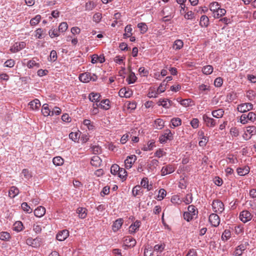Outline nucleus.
Instances as JSON below:
<instances>
[{"label": "nucleus", "mask_w": 256, "mask_h": 256, "mask_svg": "<svg viewBox=\"0 0 256 256\" xmlns=\"http://www.w3.org/2000/svg\"><path fill=\"white\" fill-rule=\"evenodd\" d=\"M176 167L174 164H168L165 166H162L160 172L162 176H164L167 174L172 173L176 170Z\"/></svg>", "instance_id": "423d86ee"}, {"label": "nucleus", "mask_w": 256, "mask_h": 256, "mask_svg": "<svg viewBox=\"0 0 256 256\" xmlns=\"http://www.w3.org/2000/svg\"><path fill=\"white\" fill-rule=\"evenodd\" d=\"M19 194V190L16 186H12L10 188L9 190L8 194L9 196L14 198Z\"/></svg>", "instance_id": "7c9ffc66"}, {"label": "nucleus", "mask_w": 256, "mask_h": 256, "mask_svg": "<svg viewBox=\"0 0 256 256\" xmlns=\"http://www.w3.org/2000/svg\"><path fill=\"white\" fill-rule=\"evenodd\" d=\"M256 134V127L254 126H248L246 128V130L243 135L244 138L248 140L252 137V136Z\"/></svg>", "instance_id": "0eeeda50"}, {"label": "nucleus", "mask_w": 256, "mask_h": 256, "mask_svg": "<svg viewBox=\"0 0 256 256\" xmlns=\"http://www.w3.org/2000/svg\"><path fill=\"white\" fill-rule=\"evenodd\" d=\"M68 28V26L67 23L66 22H62L60 24L58 30L60 33H63L67 30Z\"/></svg>", "instance_id": "603ef678"}, {"label": "nucleus", "mask_w": 256, "mask_h": 256, "mask_svg": "<svg viewBox=\"0 0 256 256\" xmlns=\"http://www.w3.org/2000/svg\"><path fill=\"white\" fill-rule=\"evenodd\" d=\"M248 245V243L242 244L235 248L234 252L233 255L235 256H241L244 250H246L247 246Z\"/></svg>", "instance_id": "ddd939ff"}, {"label": "nucleus", "mask_w": 256, "mask_h": 256, "mask_svg": "<svg viewBox=\"0 0 256 256\" xmlns=\"http://www.w3.org/2000/svg\"><path fill=\"white\" fill-rule=\"evenodd\" d=\"M41 20V16L40 14L36 15L34 18H32L30 20V24L34 26L38 24Z\"/></svg>", "instance_id": "c03bdc74"}, {"label": "nucleus", "mask_w": 256, "mask_h": 256, "mask_svg": "<svg viewBox=\"0 0 256 256\" xmlns=\"http://www.w3.org/2000/svg\"><path fill=\"white\" fill-rule=\"evenodd\" d=\"M124 31L125 33L124 34V36L126 38L131 37L132 34V26L130 24L127 25L125 28Z\"/></svg>", "instance_id": "58836bf2"}, {"label": "nucleus", "mask_w": 256, "mask_h": 256, "mask_svg": "<svg viewBox=\"0 0 256 256\" xmlns=\"http://www.w3.org/2000/svg\"><path fill=\"white\" fill-rule=\"evenodd\" d=\"M92 151L94 154H98L102 153V148L98 145H94L91 147Z\"/></svg>", "instance_id": "79ce46f5"}, {"label": "nucleus", "mask_w": 256, "mask_h": 256, "mask_svg": "<svg viewBox=\"0 0 256 256\" xmlns=\"http://www.w3.org/2000/svg\"><path fill=\"white\" fill-rule=\"evenodd\" d=\"M46 213V209L44 206H40L34 210V214L36 216L41 218Z\"/></svg>", "instance_id": "4be33fe9"}, {"label": "nucleus", "mask_w": 256, "mask_h": 256, "mask_svg": "<svg viewBox=\"0 0 256 256\" xmlns=\"http://www.w3.org/2000/svg\"><path fill=\"white\" fill-rule=\"evenodd\" d=\"M48 34L51 38L58 36L60 35V32L57 29H50L48 32Z\"/></svg>", "instance_id": "37998d69"}, {"label": "nucleus", "mask_w": 256, "mask_h": 256, "mask_svg": "<svg viewBox=\"0 0 256 256\" xmlns=\"http://www.w3.org/2000/svg\"><path fill=\"white\" fill-rule=\"evenodd\" d=\"M34 36L40 39L43 38L44 36V30L42 28H38L34 32Z\"/></svg>", "instance_id": "864d4df0"}, {"label": "nucleus", "mask_w": 256, "mask_h": 256, "mask_svg": "<svg viewBox=\"0 0 256 256\" xmlns=\"http://www.w3.org/2000/svg\"><path fill=\"white\" fill-rule=\"evenodd\" d=\"M40 64L39 62H37L36 60H34V58L30 60L27 63V66L29 68H32L34 67L38 68L40 67Z\"/></svg>", "instance_id": "72a5a7b5"}, {"label": "nucleus", "mask_w": 256, "mask_h": 256, "mask_svg": "<svg viewBox=\"0 0 256 256\" xmlns=\"http://www.w3.org/2000/svg\"><path fill=\"white\" fill-rule=\"evenodd\" d=\"M210 10L212 12V14L216 12L220 8V4L216 2H212L210 4L209 6Z\"/></svg>", "instance_id": "e433bc0d"}, {"label": "nucleus", "mask_w": 256, "mask_h": 256, "mask_svg": "<svg viewBox=\"0 0 256 256\" xmlns=\"http://www.w3.org/2000/svg\"><path fill=\"white\" fill-rule=\"evenodd\" d=\"M174 138V134L169 129L164 130L163 134L159 137V142L161 144H164L168 140H172Z\"/></svg>", "instance_id": "7ed1b4c3"}, {"label": "nucleus", "mask_w": 256, "mask_h": 256, "mask_svg": "<svg viewBox=\"0 0 256 256\" xmlns=\"http://www.w3.org/2000/svg\"><path fill=\"white\" fill-rule=\"evenodd\" d=\"M198 210L194 205H190L188 208V212L184 213L183 216L185 220L190 222L198 214Z\"/></svg>", "instance_id": "f257e3e1"}, {"label": "nucleus", "mask_w": 256, "mask_h": 256, "mask_svg": "<svg viewBox=\"0 0 256 256\" xmlns=\"http://www.w3.org/2000/svg\"><path fill=\"white\" fill-rule=\"evenodd\" d=\"M98 76L94 74H91L88 72L81 74L79 76V80L82 82H88L90 80L96 81Z\"/></svg>", "instance_id": "f03ea898"}, {"label": "nucleus", "mask_w": 256, "mask_h": 256, "mask_svg": "<svg viewBox=\"0 0 256 256\" xmlns=\"http://www.w3.org/2000/svg\"><path fill=\"white\" fill-rule=\"evenodd\" d=\"M166 84L165 83V80H164L160 84V86L158 87V88L157 89V91H158V94L160 93L163 92L165 91V90H166Z\"/></svg>", "instance_id": "338daca9"}, {"label": "nucleus", "mask_w": 256, "mask_h": 256, "mask_svg": "<svg viewBox=\"0 0 256 256\" xmlns=\"http://www.w3.org/2000/svg\"><path fill=\"white\" fill-rule=\"evenodd\" d=\"M199 90L202 92L207 94V92L210 90V86L204 84H202L199 86Z\"/></svg>", "instance_id": "0e129e2a"}, {"label": "nucleus", "mask_w": 256, "mask_h": 256, "mask_svg": "<svg viewBox=\"0 0 256 256\" xmlns=\"http://www.w3.org/2000/svg\"><path fill=\"white\" fill-rule=\"evenodd\" d=\"M96 4L94 2L89 1L85 4V10L88 11L92 10L96 8Z\"/></svg>", "instance_id": "c9c22d12"}, {"label": "nucleus", "mask_w": 256, "mask_h": 256, "mask_svg": "<svg viewBox=\"0 0 256 256\" xmlns=\"http://www.w3.org/2000/svg\"><path fill=\"white\" fill-rule=\"evenodd\" d=\"M140 190H141L140 186H135L132 188V195L134 196H136L140 194L141 193Z\"/></svg>", "instance_id": "680f3d73"}, {"label": "nucleus", "mask_w": 256, "mask_h": 256, "mask_svg": "<svg viewBox=\"0 0 256 256\" xmlns=\"http://www.w3.org/2000/svg\"><path fill=\"white\" fill-rule=\"evenodd\" d=\"M24 227L22 223L20 221L16 222L13 225L12 229L17 232H20L23 230Z\"/></svg>", "instance_id": "c85d7f7f"}, {"label": "nucleus", "mask_w": 256, "mask_h": 256, "mask_svg": "<svg viewBox=\"0 0 256 256\" xmlns=\"http://www.w3.org/2000/svg\"><path fill=\"white\" fill-rule=\"evenodd\" d=\"M68 236L69 231L68 230H64L58 233L56 238L59 241H64Z\"/></svg>", "instance_id": "dca6fc26"}, {"label": "nucleus", "mask_w": 256, "mask_h": 256, "mask_svg": "<svg viewBox=\"0 0 256 256\" xmlns=\"http://www.w3.org/2000/svg\"><path fill=\"white\" fill-rule=\"evenodd\" d=\"M141 224V222L140 220H136L129 227V232L130 234H134L137 232Z\"/></svg>", "instance_id": "a211bd4d"}, {"label": "nucleus", "mask_w": 256, "mask_h": 256, "mask_svg": "<svg viewBox=\"0 0 256 256\" xmlns=\"http://www.w3.org/2000/svg\"><path fill=\"white\" fill-rule=\"evenodd\" d=\"M166 192L164 188H161L159 190L158 194V200H161L164 198L166 196Z\"/></svg>", "instance_id": "4d7b16f0"}, {"label": "nucleus", "mask_w": 256, "mask_h": 256, "mask_svg": "<svg viewBox=\"0 0 256 256\" xmlns=\"http://www.w3.org/2000/svg\"><path fill=\"white\" fill-rule=\"evenodd\" d=\"M256 120V114L254 112H249L248 114H242L240 117V122L246 124L248 120L254 122Z\"/></svg>", "instance_id": "20e7f679"}, {"label": "nucleus", "mask_w": 256, "mask_h": 256, "mask_svg": "<svg viewBox=\"0 0 256 256\" xmlns=\"http://www.w3.org/2000/svg\"><path fill=\"white\" fill-rule=\"evenodd\" d=\"M209 222L211 225L214 227H217L220 223V218L216 214H212L209 216Z\"/></svg>", "instance_id": "f8f14e48"}, {"label": "nucleus", "mask_w": 256, "mask_h": 256, "mask_svg": "<svg viewBox=\"0 0 256 256\" xmlns=\"http://www.w3.org/2000/svg\"><path fill=\"white\" fill-rule=\"evenodd\" d=\"M76 212L80 218H84L87 216V210L84 208H78L77 209Z\"/></svg>", "instance_id": "a878e982"}, {"label": "nucleus", "mask_w": 256, "mask_h": 256, "mask_svg": "<svg viewBox=\"0 0 256 256\" xmlns=\"http://www.w3.org/2000/svg\"><path fill=\"white\" fill-rule=\"evenodd\" d=\"M137 80V78L134 72H130L128 78H126V80L128 84L134 83Z\"/></svg>", "instance_id": "f704fd0d"}, {"label": "nucleus", "mask_w": 256, "mask_h": 256, "mask_svg": "<svg viewBox=\"0 0 256 256\" xmlns=\"http://www.w3.org/2000/svg\"><path fill=\"white\" fill-rule=\"evenodd\" d=\"M69 138L72 141L76 142L80 138V134L78 132H72L69 134Z\"/></svg>", "instance_id": "e2e57ef3"}, {"label": "nucleus", "mask_w": 256, "mask_h": 256, "mask_svg": "<svg viewBox=\"0 0 256 256\" xmlns=\"http://www.w3.org/2000/svg\"><path fill=\"white\" fill-rule=\"evenodd\" d=\"M158 106H162L166 108H170V102H168V99H160L158 102Z\"/></svg>", "instance_id": "49530a36"}, {"label": "nucleus", "mask_w": 256, "mask_h": 256, "mask_svg": "<svg viewBox=\"0 0 256 256\" xmlns=\"http://www.w3.org/2000/svg\"><path fill=\"white\" fill-rule=\"evenodd\" d=\"M123 224V220L122 218H118L116 220L112 225V230L114 232L118 231L122 226Z\"/></svg>", "instance_id": "5701e85b"}, {"label": "nucleus", "mask_w": 256, "mask_h": 256, "mask_svg": "<svg viewBox=\"0 0 256 256\" xmlns=\"http://www.w3.org/2000/svg\"><path fill=\"white\" fill-rule=\"evenodd\" d=\"M26 46V44L24 42H16L12 46H11L10 50L12 53H16L24 48Z\"/></svg>", "instance_id": "9b49d317"}, {"label": "nucleus", "mask_w": 256, "mask_h": 256, "mask_svg": "<svg viewBox=\"0 0 256 256\" xmlns=\"http://www.w3.org/2000/svg\"><path fill=\"white\" fill-rule=\"evenodd\" d=\"M15 64V61L12 59L8 60L4 64L5 67L12 68Z\"/></svg>", "instance_id": "774afa93"}, {"label": "nucleus", "mask_w": 256, "mask_h": 256, "mask_svg": "<svg viewBox=\"0 0 256 256\" xmlns=\"http://www.w3.org/2000/svg\"><path fill=\"white\" fill-rule=\"evenodd\" d=\"M239 218L244 223H246L252 220V215L248 210H244L240 212Z\"/></svg>", "instance_id": "1a4fd4ad"}, {"label": "nucleus", "mask_w": 256, "mask_h": 256, "mask_svg": "<svg viewBox=\"0 0 256 256\" xmlns=\"http://www.w3.org/2000/svg\"><path fill=\"white\" fill-rule=\"evenodd\" d=\"M184 14V18L186 20H192L195 18L194 14L191 10L188 11L187 12H186Z\"/></svg>", "instance_id": "5fc2aeb1"}, {"label": "nucleus", "mask_w": 256, "mask_h": 256, "mask_svg": "<svg viewBox=\"0 0 256 256\" xmlns=\"http://www.w3.org/2000/svg\"><path fill=\"white\" fill-rule=\"evenodd\" d=\"M253 105L250 103H244L238 106L237 110L240 112H245L252 109Z\"/></svg>", "instance_id": "4468645a"}, {"label": "nucleus", "mask_w": 256, "mask_h": 256, "mask_svg": "<svg viewBox=\"0 0 256 256\" xmlns=\"http://www.w3.org/2000/svg\"><path fill=\"white\" fill-rule=\"evenodd\" d=\"M100 96L99 94L92 92L89 95V99L92 102H98L100 100Z\"/></svg>", "instance_id": "393cba45"}, {"label": "nucleus", "mask_w": 256, "mask_h": 256, "mask_svg": "<svg viewBox=\"0 0 256 256\" xmlns=\"http://www.w3.org/2000/svg\"><path fill=\"white\" fill-rule=\"evenodd\" d=\"M250 170V168L248 166H244L242 168H238L236 170L237 173L239 176H244L248 174Z\"/></svg>", "instance_id": "aec40b11"}, {"label": "nucleus", "mask_w": 256, "mask_h": 256, "mask_svg": "<svg viewBox=\"0 0 256 256\" xmlns=\"http://www.w3.org/2000/svg\"><path fill=\"white\" fill-rule=\"evenodd\" d=\"M138 27L141 33L144 34L148 30V26L144 22H140L138 24Z\"/></svg>", "instance_id": "09e8293b"}, {"label": "nucleus", "mask_w": 256, "mask_h": 256, "mask_svg": "<svg viewBox=\"0 0 256 256\" xmlns=\"http://www.w3.org/2000/svg\"><path fill=\"white\" fill-rule=\"evenodd\" d=\"M137 157L134 154H132L126 157V158L124 160V166L126 169L130 168L136 160Z\"/></svg>", "instance_id": "9d476101"}, {"label": "nucleus", "mask_w": 256, "mask_h": 256, "mask_svg": "<svg viewBox=\"0 0 256 256\" xmlns=\"http://www.w3.org/2000/svg\"><path fill=\"white\" fill-rule=\"evenodd\" d=\"M140 184L142 187L146 188L148 190H150L152 189V185L148 184V180L147 178H144L142 179Z\"/></svg>", "instance_id": "bb28decb"}, {"label": "nucleus", "mask_w": 256, "mask_h": 256, "mask_svg": "<svg viewBox=\"0 0 256 256\" xmlns=\"http://www.w3.org/2000/svg\"><path fill=\"white\" fill-rule=\"evenodd\" d=\"M120 166L116 164H114L112 165L110 168V172L114 175L118 174V171L120 170Z\"/></svg>", "instance_id": "13d9d810"}, {"label": "nucleus", "mask_w": 256, "mask_h": 256, "mask_svg": "<svg viewBox=\"0 0 256 256\" xmlns=\"http://www.w3.org/2000/svg\"><path fill=\"white\" fill-rule=\"evenodd\" d=\"M212 116L216 118H221L223 116L224 114V110L220 108L216 110H214L212 111Z\"/></svg>", "instance_id": "473e14b6"}, {"label": "nucleus", "mask_w": 256, "mask_h": 256, "mask_svg": "<svg viewBox=\"0 0 256 256\" xmlns=\"http://www.w3.org/2000/svg\"><path fill=\"white\" fill-rule=\"evenodd\" d=\"M53 164L56 166H60L64 162V159L60 156L54 157L52 160Z\"/></svg>", "instance_id": "4c0bfd02"}, {"label": "nucleus", "mask_w": 256, "mask_h": 256, "mask_svg": "<svg viewBox=\"0 0 256 256\" xmlns=\"http://www.w3.org/2000/svg\"><path fill=\"white\" fill-rule=\"evenodd\" d=\"M22 209L26 212L30 214L32 212V209L26 202H23L21 205Z\"/></svg>", "instance_id": "052dcab7"}, {"label": "nucleus", "mask_w": 256, "mask_h": 256, "mask_svg": "<svg viewBox=\"0 0 256 256\" xmlns=\"http://www.w3.org/2000/svg\"><path fill=\"white\" fill-rule=\"evenodd\" d=\"M192 199H193V198H192V194L191 193H190V194H188L184 198L183 201L186 204H188L192 202Z\"/></svg>", "instance_id": "bf43d9fd"}, {"label": "nucleus", "mask_w": 256, "mask_h": 256, "mask_svg": "<svg viewBox=\"0 0 256 256\" xmlns=\"http://www.w3.org/2000/svg\"><path fill=\"white\" fill-rule=\"evenodd\" d=\"M105 61V58L104 54L98 56L96 54H94L92 56L91 62L92 64H96L98 62L100 63H103Z\"/></svg>", "instance_id": "f3484780"}, {"label": "nucleus", "mask_w": 256, "mask_h": 256, "mask_svg": "<svg viewBox=\"0 0 256 256\" xmlns=\"http://www.w3.org/2000/svg\"><path fill=\"white\" fill-rule=\"evenodd\" d=\"M226 13V10L224 8H219L216 12L213 14V16L214 18H218L224 16Z\"/></svg>", "instance_id": "2f4dec72"}, {"label": "nucleus", "mask_w": 256, "mask_h": 256, "mask_svg": "<svg viewBox=\"0 0 256 256\" xmlns=\"http://www.w3.org/2000/svg\"><path fill=\"white\" fill-rule=\"evenodd\" d=\"M171 122L174 128L181 125L182 120L178 118H173L171 120Z\"/></svg>", "instance_id": "3c124183"}, {"label": "nucleus", "mask_w": 256, "mask_h": 256, "mask_svg": "<svg viewBox=\"0 0 256 256\" xmlns=\"http://www.w3.org/2000/svg\"><path fill=\"white\" fill-rule=\"evenodd\" d=\"M209 24V20L207 16H202L200 19V24L202 27H206Z\"/></svg>", "instance_id": "c756f323"}, {"label": "nucleus", "mask_w": 256, "mask_h": 256, "mask_svg": "<svg viewBox=\"0 0 256 256\" xmlns=\"http://www.w3.org/2000/svg\"><path fill=\"white\" fill-rule=\"evenodd\" d=\"M102 162V160L98 156H94L92 157L90 164L92 166L97 168L100 166Z\"/></svg>", "instance_id": "412c9836"}, {"label": "nucleus", "mask_w": 256, "mask_h": 256, "mask_svg": "<svg viewBox=\"0 0 256 256\" xmlns=\"http://www.w3.org/2000/svg\"><path fill=\"white\" fill-rule=\"evenodd\" d=\"M42 112L44 116H51V110L49 108L48 104H43L42 109Z\"/></svg>", "instance_id": "cd10ccee"}, {"label": "nucleus", "mask_w": 256, "mask_h": 256, "mask_svg": "<svg viewBox=\"0 0 256 256\" xmlns=\"http://www.w3.org/2000/svg\"><path fill=\"white\" fill-rule=\"evenodd\" d=\"M214 212L218 214H221L224 209V204L220 200H214L212 204Z\"/></svg>", "instance_id": "39448f33"}, {"label": "nucleus", "mask_w": 256, "mask_h": 256, "mask_svg": "<svg viewBox=\"0 0 256 256\" xmlns=\"http://www.w3.org/2000/svg\"><path fill=\"white\" fill-rule=\"evenodd\" d=\"M202 119L206 124L208 127L213 128L216 124V122L214 118L208 116L206 114H204L202 116Z\"/></svg>", "instance_id": "2eb2a0df"}, {"label": "nucleus", "mask_w": 256, "mask_h": 256, "mask_svg": "<svg viewBox=\"0 0 256 256\" xmlns=\"http://www.w3.org/2000/svg\"><path fill=\"white\" fill-rule=\"evenodd\" d=\"M231 234L229 230H225L222 235V240L224 241L228 240L230 238Z\"/></svg>", "instance_id": "de8ad7c7"}, {"label": "nucleus", "mask_w": 256, "mask_h": 256, "mask_svg": "<svg viewBox=\"0 0 256 256\" xmlns=\"http://www.w3.org/2000/svg\"><path fill=\"white\" fill-rule=\"evenodd\" d=\"M10 238V233L6 232H0V239L2 240L8 241Z\"/></svg>", "instance_id": "a19ab883"}, {"label": "nucleus", "mask_w": 256, "mask_h": 256, "mask_svg": "<svg viewBox=\"0 0 256 256\" xmlns=\"http://www.w3.org/2000/svg\"><path fill=\"white\" fill-rule=\"evenodd\" d=\"M184 45L183 42L180 40H176L174 44V48L175 50L180 49Z\"/></svg>", "instance_id": "6e6d98bb"}, {"label": "nucleus", "mask_w": 256, "mask_h": 256, "mask_svg": "<svg viewBox=\"0 0 256 256\" xmlns=\"http://www.w3.org/2000/svg\"><path fill=\"white\" fill-rule=\"evenodd\" d=\"M118 176L122 180H126L127 176V172L125 170V169L123 168H120V170L118 171Z\"/></svg>", "instance_id": "8fccbe9b"}, {"label": "nucleus", "mask_w": 256, "mask_h": 256, "mask_svg": "<svg viewBox=\"0 0 256 256\" xmlns=\"http://www.w3.org/2000/svg\"><path fill=\"white\" fill-rule=\"evenodd\" d=\"M213 67L210 65L204 66L202 70V72L206 75L211 74L213 72Z\"/></svg>", "instance_id": "ea45409f"}, {"label": "nucleus", "mask_w": 256, "mask_h": 256, "mask_svg": "<svg viewBox=\"0 0 256 256\" xmlns=\"http://www.w3.org/2000/svg\"><path fill=\"white\" fill-rule=\"evenodd\" d=\"M28 105L32 110H38L41 106V104L38 100L35 99L30 102Z\"/></svg>", "instance_id": "6ab92c4d"}, {"label": "nucleus", "mask_w": 256, "mask_h": 256, "mask_svg": "<svg viewBox=\"0 0 256 256\" xmlns=\"http://www.w3.org/2000/svg\"><path fill=\"white\" fill-rule=\"evenodd\" d=\"M83 124L84 126H87L89 130H92L94 128V122H92L90 120H84L83 121Z\"/></svg>", "instance_id": "a18cd8bd"}, {"label": "nucleus", "mask_w": 256, "mask_h": 256, "mask_svg": "<svg viewBox=\"0 0 256 256\" xmlns=\"http://www.w3.org/2000/svg\"><path fill=\"white\" fill-rule=\"evenodd\" d=\"M100 108L102 109L108 110L110 108V101L108 99L102 100L100 103Z\"/></svg>", "instance_id": "b1692460"}, {"label": "nucleus", "mask_w": 256, "mask_h": 256, "mask_svg": "<svg viewBox=\"0 0 256 256\" xmlns=\"http://www.w3.org/2000/svg\"><path fill=\"white\" fill-rule=\"evenodd\" d=\"M126 242L128 244H130V246H134L136 244V240L131 236H128L126 238Z\"/></svg>", "instance_id": "69168bd1"}, {"label": "nucleus", "mask_w": 256, "mask_h": 256, "mask_svg": "<svg viewBox=\"0 0 256 256\" xmlns=\"http://www.w3.org/2000/svg\"><path fill=\"white\" fill-rule=\"evenodd\" d=\"M41 238L38 237L35 238L29 237L26 240V244L33 248L39 247L41 244Z\"/></svg>", "instance_id": "6e6552de"}]
</instances>
